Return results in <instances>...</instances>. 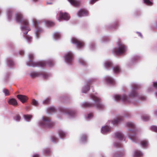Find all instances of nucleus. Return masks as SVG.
<instances>
[{
  "label": "nucleus",
  "instance_id": "1",
  "mask_svg": "<svg viewBox=\"0 0 157 157\" xmlns=\"http://www.w3.org/2000/svg\"><path fill=\"white\" fill-rule=\"evenodd\" d=\"M34 55L32 53H30L28 55L29 60L26 63L27 66L33 67H44L48 66L52 67L55 64L53 60L49 59L47 61H42L38 62H34L33 60Z\"/></svg>",
  "mask_w": 157,
  "mask_h": 157
},
{
  "label": "nucleus",
  "instance_id": "2",
  "mask_svg": "<svg viewBox=\"0 0 157 157\" xmlns=\"http://www.w3.org/2000/svg\"><path fill=\"white\" fill-rule=\"evenodd\" d=\"M90 97L92 101L82 103L81 104L82 107H94L99 109H102L104 108L105 106L102 104L101 98L96 95L91 94L90 95Z\"/></svg>",
  "mask_w": 157,
  "mask_h": 157
},
{
  "label": "nucleus",
  "instance_id": "3",
  "mask_svg": "<svg viewBox=\"0 0 157 157\" xmlns=\"http://www.w3.org/2000/svg\"><path fill=\"white\" fill-rule=\"evenodd\" d=\"M132 90L128 94L129 96L131 98H136L141 100L142 101H144L146 99V97L144 95H142L139 94L136 90L140 88V85L136 83H132L131 84Z\"/></svg>",
  "mask_w": 157,
  "mask_h": 157
},
{
  "label": "nucleus",
  "instance_id": "4",
  "mask_svg": "<svg viewBox=\"0 0 157 157\" xmlns=\"http://www.w3.org/2000/svg\"><path fill=\"white\" fill-rule=\"evenodd\" d=\"M117 47L114 48L112 52L113 54L118 56L122 55L127 51V47L123 44L121 40H119L117 42Z\"/></svg>",
  "mask_w": 157,
  "mask_h": 157
},
{
  "label": "nucleus",
  "instance_id": "5",
  "mask_svg": "<svg viewBox=\"0 0 157 157\" xmlns=\"http://www.w3.org/2000/svg\"><path fill=\"white\" fill-rule=\"evenodd\" d=\"M32 21L35 27L34 34L35 37L36 39H39L41 36V34L43 33V29L39 25L40 21L35 18L32 19Z\"/></svg>",
  "mask_w": 157,
  "mask_h": 157
},
{
  "label": "nucleus",
  "instance_id": "6",
  "mask_svg": "<svg viewBox=\"0 0 157 157\" xmlns=\"http://www.w3.org/2000/svg\"><path fill=\"white\" fill-rule=\"evenodd\" d=\"M24 24H26V25H23L21 28V30L23 34V37L25 39L26 41L29 44L30 43L32 40V37L29 35H27V34L29 31L31 29L29 26H28V23L27 22H25Z\"/></svg>",
  "mask_w": 157,
  "mask_h": 157
},
{
  "label": "nucleus",
  "instance_id": "7",
  "mask_svg": "<svg viewBox=\"0 0 157 157\" xmlns=\"http://www.w3.org/2000/svg\"><path fill=\"white\" fill-rule=\"evenodd\" d=\"M38 124L41 127L50 128L52 127L54 123L50 117L43 116L41 120L39 121Z\"/></svg>",
  "mask_w": 157,
  "mask_h": 157
},
{
  "label": "nucleus",
  "instance_id": "8",
  "mask_svg": "<svg viewBox=\"0 0 157 157\" xmlns=\"http://www.w3.org/2000/svg\"><path fill=\"white\" fill-rule=\"evenodd\" d=\"M126 126L131 129H128V136L129 137H134L136 136V124L132 121H128L126 124Z\"/></svg>",
  "mask_w": 157,
  "mask_h": 157
},
{
  "label": "nucleus",
  "instance_id": "9",
  "mask_svg": "<svg viewBox=\"0 0 157 157\" xmlns=\"http://www.w3.org/2000/svg\"><path fill=\"white\" fill-rule=\"evenodd\" d=\"M59 110L64 114L66 115L70 118L75 117L77 114L75 111L71 109L63 107H60Z\"/></svg>",
  "mask_w": 157,
  "mask_h": 157
},
{
  "label": "nucleus",
  "instance_id": "10",
  "mask_svg": "<svg viewBox=\"0 0 157 157\" xmlns=\"http://www.w3.org/2000/svg\"><path fill=\"white\" fill-rule=\"evenodd\" d=\"M104 66L106 69L109 70L113 68L114 73L117 74L119 73L121 71V68L119 66L117 65L113 67V63L110 60H107L104 63Z\"/></svg>",
  "mask_w": 157,
  "mask_h": 157
},
{
  "label": "nucleus",
  "instance_id": "11",
  "mask_svg": "<svg viewBox=\"0 0 157 157\" xmlns=\"http://www.w3.org/2000/svg\"><path fill=\"white\" fill-rule=\"evenodd\" d=\"M114 99L116 101H121L127 103H129L132 102L127 96L124 94L122 95L115 94L113 96Z\"/></svg>",
  "mask_w": 157,
  "mask_h": 157
},
{
  "label": "nucleus",
  "instance_id": "12",
  "mask_svg": "<svg viewBox=\"0 0 157 157\" xmlns=\"http://www.w3.org/2000/svg\"><path fill=\"white\" fill-rule=\"evenodd\" d=\"M15 19L16 21L20 24H21L22 25L20 27V29L21 27L23 25H26L25 22H27L28 23V26H29V23L28 21L25 19H24L23 18V16L22 14L21 13H17L15 14Z\"/></svg>",
  "mask_w": 157,
  "mask_h": 157
},
{
  "label": "nucleus",
  "instance_id": "13",
  "mask_svg": "<svg viewBox=\"0 0 157 157\" xmlns=\"http://www.w3.org/2000/svg\"><path fill=\"white\" fill-rule=\"evenodd\" d=\"M66 63L69 65H72L73 63L74 55L71 52L67 53L63 56Z\"/></svg>",
  "mask_w": 157,
  "mask_h": 157
},
{
  "label": "nucleus",
  "instance_id": "14",
  "mask_svg": "<svg viewBox=\"0 0 157 157\" xmlns=\"http://www.w3.org/2000/svg\"><path fill=\"white\" fill-rule=\"evenodd\" d=\"M71 41L72 43L74 44L78 48H82L85 45L83 41L75 37H72Z\"/></svg>",
  "mask_w": 157,
  "mask_h": 157
},
{
  "label": "nucleus",
  "instance_id": "15",
  "mask_svg": "<svg viewBox=\"0 0 157 157\" xmlns=\"http://www.w3.org/2000/svg\"><path fill=\"white\" fill-rule=\"evenodd\" d=\"M95 81L94 78L89 79L84 86L82 88V92L83 93H86L90 89V85Z\"/></svg>",
  "mask_w": 157,
  "mask_h": 157
},
{
  "label": "nucleus",
  "instance_id": "16",
  "mask_svg": "<svg viewBox=\"0 0 157 157\" xmlns=\"http://www.w3.org/2000/svg\"><path fill=\"white\" fill-rule=\"evenodd\" d=\"M124 117L123 116H120L114 119L111 122L110 121H108V122H111L114 125L116 126L120 123L123 121Z\"/></svg>",
  "mask_w": 157,
  "mask_h": 157
},
{
  "label": "nucleus",
  "instance_id": "17",
  "mask_svg": "<svg viewBox=\"0 0 157 157\" xmlns=\"http://www.w3.org/2000/svg\"><path fill=\"white\" fill-rule=\"evenodd\" d=\"M70 16L66 13H63L60 12L59 13L58 20L60 21L61 20L67 21L70 19Z\"/></svg>",
  "mask_w": 157,
  "mask_h": 157
},
{
  "label": "nucleus",
  "instance_id": "18",
  "mask_svg": "<svg viewBox=\"0 0 157 157\" xmlns=\"http://www.w3.org/2000/svg\"><path fill=\"white\" fill-rule=\"evenodd\" d=\"M112 128L108 125L102 127L101 129V132L103 134H107L111 132Z\"/></svg>",
  "mask_w": 157,
  "mask_h": 157
},
{
  "label": "nucleus",
  "instance_id": "19",
  "mask_svg": "<svg viewBox=\"0 0 157 157\" xmlns=\"http://www.w3.org/2000/svg\"><path fill=\"white\" fill-rule=\"evenodd\" d=\"M105 81L107 84L110 85H113L115 83V82L114 79L111 77L109 76H105L104 78Z\"/></svg>",
  "mask_w": 157,
  "mask_h": 157
},
{
  "label": "nucleus",
  "instance_id": "20",
  "mask_svg": "<svg viewBox=\"0 0 157 157\" xmlns=\"http://www.w3.org/2000/svg\"><path fill=\"white\" fill-rule=\"evenodd\" d=\"M125 155V153L123 151L113 152L112 157H123Z\"/></svg>",
  "mask_w": 157,
  "mask_h": 157
},
{
  "label": "nucleus",
  "instance_id": "21",
  "mask_svg": "<svg viewBox=\"0 0 157 157\" xmlns=\"http://www.w3.org/2000/svg\"><path fill=\"white\" fill-rule=\"evenodd\" d=\"M140 57L138 56H136L133 57L132 59L130 60L127 64V65L128 67H130L135 64L137 61L139 59Z\"/></svg>",
  "mask_w": 157,
  "mask_h": 157
},
{
  "label": "nucleus",
  "instance_id": "22",
  "mask_svg": "<svg viewBox=\"0 0 157 157\" xmlns=\"http://www.w3.org/2000/svg\"><path fill=\"white\" fill-rule=\"evenodd\" d=\"M77 14L78 17H80L87 16L88 14V13L86 10L81 9L78 11Z\"/></svg>",
  "mask_w": 157,
  "mask_h": 157
},
{
  "label": "nucleus",
  "instance_id": "23",
  "mask_svg": "<svg viewBox=\"0 0 157 157\" xmlns=\"http://www.w3.org/2000/svg\"><path fill=\"white\" fill-rule=\"evenodd\" d=\"M117 139L115 141L114 146L116 147H120L121 146V142L123 140H125L124 138H117Z\"/></svg>",
  "mask_w": 157,
  "mask_h": 157
},
{
  "label": "nucleus",
  "instance_id": "24",
  "mask_svg": "<svg viewBox=\"0 0 157 157\" xmlns=\"http://www.w3.org/2000/svg\"><path fill=\"white\" fill-rule=\"evenodd\" d=\"M7 19L9 21L11 20L13 17V11L10 9H8L6 11Z\"/></svg>",
  "mask_w": 157,
  "mask_h": 157
},
{
  "label": "nucleus",
  "instance_id": "25",
  "mask_svg": "<svg viewBox=\"0 0 157 157\" xmlns=\"http://www.w3.org/2000/svg\"><path fill=\"white\" fill-rule=\"evenodd\" d=\"M29 75L32 78H34L39 77L41 75V72L39 71H31L29 74Z\"/></svg>",
  "mask_w": 157,
  "mask_h": 157
},
{
  "label": "nucleus",
  "instance_id": "26",
  "mask_svg": "<svg viewBox=\"0 0 157 157\" xmlns=\"http://www.w3.org/2000/svg\"><path fill=\"white\" fill-rule=\"evenodd\" d=\"M71 4L74 6L77 7L80 6V0H67Z\"/></svg>",
  "mask_w": 157,
  "mask_h": 157
},
{
  "label": "nucleus",
  "instance_id": "27",
  "mask_svg": "<svg viewBox=\"0 0 157 157\" xmlns=\"http://www.w3.org/2000/svg\"><path fill=\"white\" fill-rule=\"evenodd\" d=\"M6 63L10 68H12L14 65V63L12 59L8 58L6 59Z\"/></svg>",
  "mask_w": 157,
  "mask_h": 157
},
{
  "label": "nucleus",
  "instance_id": "28",
  "mask_svg": "<svg viewBox=\"0 0 157 157\" xmlns=\"http://www.w3.org/2000/svg\"><path fill=\"white\" fill-rule=\"evenodd\" d=\"M17 97L23 103L26 102L28 99L26 96L21 94L17 95Z\"/></svg>",
  "mask_w": 157,
  "mask_h": 157
},
{
  "label": "nucleus",
  "instance_id": "29",
  "mask_svg": "<svg viewBox=\"0 0 157 157\" xmlns=\"http://www.w3.org/2000/svg\"><path fill=\"white\" fill-rule=\"evenodd\" d=\"M118 23L117 21L114 22L111 24L108 25L107 28L110 29H115L118 26Z\"/></svg>",
  "mask_w": 157,
  "mask_h": 157
},
{
  "label": "nucleus",
  "instance_id": "30",
  "mask_svg": "<svg viewBox=\"0 0 157 157\" xmlns=\"http://www.w3.org/2000/svg\"><path fill=\"white\" fill-rule=\"evenodd\" d=\"M153 87H149L147 89V91L148 92H153L154 91V88L157 89V82H153L152 84Z\"/></svg>",
  "mask_w": 157,
  "mask_h": 157
},
{
  "label": "nucleus",
  "instance_id": "31",
  "mask_svg": "<svg viewBox=\"0 0 157 157\" xmlns=\"http://www.w3.org/2000/svg\"><path fill=\"white\" fill-rule=\"evenodd\" d=\"M133 155L135 157H142L143 156V153L140 151L136 150L134 152Z\"/></svg>",
  "mask_w": 157,
  "mask_h": 157
},
{
  "label": "nucleus",
  "instance_id": "32",
  "mask_svg": "<svg viewBox=\"0 0 157 157\" xmlns=\"http://www.w3.org/2000/svg\"><path fill=\"white\" fill-rule=\"evenodd\" d=\"M58 133L59 136L61 137H64L67 136L68 133L62 130H59Z\"/></svg>",
  "mask_w": 157,
  "mask_h": 157
},
{
  "label": "nucleus",
  "instance_id": "33",
  "mask_svg": "<svg viewBox=\"0 0 157 157\" xmlns=\"http://www.w3.org/2000/svg\"><path fill=\"white\" fill-rule=\"evenodd\" d=\"M56 111V109L54 106L49 107L47 109V113L48 114H52L54 113Z\"/></svg>",
  "mask_w": 157,
  "mask_h": 157
},
{
  "label": "nucleus",
  "instance_id": "34",
  "mask_svg": "<svg viewBox=\"0 0 157 157\" xmlns=\"http://www.w3.org/2000/svg\"><path fill=\"white\" fill-rule=\"evenodd\" d=\"M53 37L54 40H59L60 38L61 34L59 32H55L53 34Z\"/></svg>",
  "mask_w": 157,
  "mask_h": 157
},
{
  "label": "nucleus",
  "instance_id": "35",
  "mask_svg": "<svg viewBox=\"0 0 157 157\" xmlns=\"http://www.w3.org/2000/svg\"><path fill=\"white\" fill-rule=\"evenodd\" d=\"M142 147L144 148H147L149 144L148 142L146 140L141 141L140 142Z\"/></svg>",
  "mask_w": 157,
  "mask_h": 157
},
{
  "label": "nucleus",
  "instance_id": "36",
  "mask_svg": "<svg viewBox=\"0 0 157 157\" xmlns=\"http://www.w3.org/2000/svg\"><path fill=\"white\" fill-rule=\"evenodd\" d=\"M115 137H123L124 135L122 132L117 131L114 133Z\"/></svg>",
  "mask_w": 157,
  "mask_h": 157
},
{
  "label": "nucleus",
  "instance_id": "37",
  "mask_svg": "<svg viewBox=\"0 0 157 157\" xmlns=\"http://www.w3.org/2000/svg\"><path fill=\"white\" fill-rule=\"evenodd\" d=\"M9 104L12 105L14 106L17 105V103L16 100L13 98H11L8 101Z\"/></svg>",
  "mask_w": 157,
  "mask_h": 157
},
{
  "label": "nucleus",
  "instance_id": "38",
  "mask_svg": "<svg viewBox=\"0 0 157 157\" xmlns=\"http://www.w3.org/2000/svg\"><path fill=\"white\" fill-rule=\"evenodd\" d=\"M43 153L46 155H49L51 153V150L49 148H45L43 150Z\"/></svg>",
  "mask_w": 157,
  "mask_h": 157
},
{
  "label": "nucleus",
  "instance_id": "39",
  "mask_svg": "<svg viewBox=\"0 0 157 157\" xmlns=\"http://www.w3.org/2000/svg\"><path fill=\"white\" fill-rule=\"evenodd\" d=\"M42 75L44 78L47 79L50 77L51 75V74L47 72H41V75Z\"/></svg>",
  "mask_w": 157,
  "mask_h": 157
},
{
  "label": "nucleus",
  "instance_id": "40",
  "mask_svg": "<svg viewBox=\"0 0 157 157\" xmlns=\"http://www.w3.org/2000/svg\"><path fill=\"white\" fill-rule=\"evenodd\" d=\"M24 117L25 120L28 122L30 121L32 118V115H25Z\"/></svg>",
  "mask_w": 157,
  "mask_h": 157
},
{
  "label": "nucleus",
  "instance_id": "41",
  "mask_svg": "<svg viewBox=\"0 0 157 157\" xmlns=\"http://www.w3.org/2000/svg\"><path fill=\"white\" fill-rule=\"evenodd\" d=\"M78 61L80 64L82 65H86V61L82 58H79Z\"/></svg>",
  "mask_w": 157,
  "mask_h": 157
},
{
  "label": "nucleus",
  "instance_id": "42",
  "mask_svg": "<svg viewBox=\"0 0 157 157\" xmlns=\"http://www.w3.org/2000/svg\"><path fill=\"white\" fill-rule=\"evenodd\" d=\"M89 48L90 50H93L96 48V46L94 43L92 42L89 44Z\"/></svg>",
  "mask_w": 157,
  "mask_h": 157
},
{
  "label": "nucleus",
  "instance_id": "43",
  "mask_svg": "<svg viewBox=\"0 0 157 157\" xmlns=\"http://www.w3.org/2000/svg\"><path fill=\"white\" fill-rule=\"evenodd\" d=\"M144 3L146 5L151 6L153 5V2L150 0H144Z\"/></svg>",
  "mask_w": 157,
  "mask_h": 157
},
{
  "label": "nucleus",
  "instance_id": "44",
  "mask_svg": "<svg viewBox=\"0 0 157 157\" xmlns=\"http://www.w3.org/2000/svg\"><path fill=\"white\" fill-rule=\"evenodd\" d=\"M142 119L143 121H147L150 119V117L148 115H146L143 116Z\"/></svg>",
  "mask_w": 157,
  "mask_h": 157
},
{
  "label": "nucleus",
  "instance_id": "45",
  "mask_svg": "<svg viewBox=\"0 0 157 157\" xmlns=\"http://www.w3.org/2000/svg\"><path fill=\"white\" fill-rule=\"evenodd\" d=\"M46 25L48 27H52L54 25V23L52 21H47L46 22Z\"/></svg>",
  "mask_w": 157,
  "mask_h": 157
},
{
  "label": "nucleus",
  "instance_id": "46",
  "mask_svg": "<svg viewBox=\"0 0 157 157\" xmlns=\"http://www.w3.org/2000/svg\"><path fill=\"white\" fill-rule=\"evenodd\" d=\"M150 128L152 131L157 132V126L155 125L151 126Z\"/></svg>",
  "mask_w": 157,
  "mask_h": 157
},
{
  "label": "nucleus",
  "instance_id": "47",
  "mask_svg": "<svg viewBox=\"0 0 157 157\" xmlns=\"http://www.w3.org/2000/svg\"><path fill=\"white\" fill-rule=\"evenodd\" d=\"M93 117V113H90L88 114L85 117V118L87 120H89L91 119Z\"/></svg>",
  "mask_w": 157,
  "mask_h": 157
},
{
  "label": "nucleus",
  "instance_id": "48",
  "mask_svg": "<svg viewBox=\"0 0 157 157\" xmlns=\"http://www.w3.org/2000/svg\"><path fill=\"white\" fill-rule=\"evenodd\" d=\"M32 104L33 105L35 106H37L39 104L38 101L34 99H32Z\"/></svg>",
  "mask_w": 157,
  "mask_h": 157
},
{
  "label": "nucleus",
  "instance_id": "49",
  "mask_svg": "<svg viewBox=\"0 0 157 157\" xmlns=\"http://www.w3.org/2000/svg\"><path fill=\"white\" fill-rule=\"evenodd\" d=\"M79 140L81 143L84 144L87 142V138H80Z\"/></svg>",
  "mask_w": 157,
  "mask_h": 157
},
{
  "label": "nucleus",
  "instance_id": "50",
  "mask_svg": "<svg viewBox=\"0 0 157 157\" xmlns=\"http://www.w3.org/2000/svg\"><path fill=\"white\" fill-rule=\"evenodd\" d=\"M50 101L49 98H47L43 101V103L44 104H48Z\"/></svg>",
  "mask_w": 157,
  "mask_h": 157
},
{
  "label": "nucleus",
  "instance_id": "51",
  "mask_svg": "<svg viewBox=\"0 0 157 157\" xmlns=\"http://www.w3.org/2000/svg\"><path fill=\"white\" fill-rule=\"evenodd\" d=\"M21 117L19 115H17L14 118V119L17 121H19L21 120Z\"/></svg>",
  "mask_w": 157,
  "mask_h": 157
},
{
  "label": "nucleus",
  "instance_id": "52",
  "mask_svg": "<svg viewBox=\"0 0 157 157\" xmlns=\"http://www.w3.org/2000/svg\"><path fill=\"white\" fill-rule=\"evenodd\" d=\"M50 140L53 143H56L59 141L58 138H51Z\"/></svg>",
  "mask_w": 157,
  "mask_h": 157
},
{
  "label": "nucleus",
  "instance_id": "53",
  "mask_svg": "<svg viewBox=\"0 0 157 157\" xmlns=\"http://www.w3.org/2000/svg\"><path fill=\"white\" fill-rule=\"evenodd\" d=\"M3 92L5 94V96H8L9 95V92L8 90L4 89L3 90Z\"/></svg>",
  "mask_w": 157,
  "mask_h": 157
},
{
  "label": "nucleus",
  "instance_id": "54",
  "mask_svg": "<svg viewBox=\"0 0 157 157\" xmlns=\"http://www.w3.org/2000/svg\"><path fill=\"white\" fill-rule=\"evenodd\" d=\"M132 142L134 143L137 142V138H129Z\"/></svg>",
  "mask_w": 157,
  "mask_h": 157
},
{
  "label": "nucleus",
  "instance_id": "55",
  "mask_svg": "<svg viewBox=\"0 0 157 157\" xmlns=\"http://www.w3.org/2000/svg\"><path fill=\"white\" fill-rule=\"evenodd\" d=\"M98 0H90V4H93Z\"/></svg>",
  "mask_w": 157,
  "mask_h": 157
},
{
  "label": "nucleus",
  "instance_id": "56",
  "mask_svg": "<svg viewBox=\"0 0 157 157\" xmlns=\"http://www.w3.org/2000/svg\"><path fill=\"white\" fill-rule=\"evenodd\" d=\"M19 54L21 55H23L24 54V51L23 50H20L19 52Z\"/></svg>",
  "mask_w": 157,
  "mask_h": 157
},
{
  "label": "nucleus",
  "instance_id": "57",
  "mask_svg": "<svg viewBox=\"0 0 157 157\" xmlns=\"http://www.w3.org/2000/svg\"><path fill=\"white\" fill-rule=\"evenodd\" d=\"M33 157H40V155L38 154H35L33 155Z\"/></svg>",
  "mask_w": 157,
  "mask_h": 157
},
{
  "label": "nucleus",
  "instance_id": "58",
  "mask_svg": "<svg viewBox=\"0 0 157 157\" xmlns=\"http://www.w3.org/2000/svg\"><path fill=\"white\" fill-rule=\"evenodd\" d=\"M136 33L138 34L139 36H140L142 38L143 37L142 35L140 33L137 32Z\"/></svg>",
  "mask_w": 157,
  "mask_h": 157
},
{
  "label": "nucleus",
  "instance_id": "59",
  "mask_svg": "<svg viewBox=\"0 0 157 157\" xmlns=\"http://www.w3.org/2000/svg\"><path fill=\"white\" fill-rule=\"evenodd\" d=\"M103 39L104 40H103V41H107V38L106 37H104L103 38Z\"/></svg>",
  "mask_w": 157,
  "mask_h": 157
},
{
  "label": "nucleus",
  "instance_id": "60",
  "mask_svg": "<svg viewBox=\"0 0 157 157\" xmlns=\"http://www.w3.org/2000/svg\"><path fill=\"white\" fill-rule=\"evenodd\" d=\"M155 115L157 116V110L155 111Z\"/></svg>",
  "mask_w": 157,
  "mask_h": 157
},
{
  "label": "nucleus",
  "instance_id": "61",
  "mask_svg": "<svg viewBox=\"0 0 157 157\" xmlns=\"http://www.w3.org/2000/svg\"><path fill=\"white\" fill-rule=\"evenodd\" d=\"M47 3V4H52V3H51V2L48 3V2Z\"/></svg>",
  "mask_w": 157,
  "mask_h": 157
},
{
  "label": "nucleus",
  "instance_id": "62",
  "mask_svg": "<svg viewBox=\"0 0 157 157\" xmlns=\"http://www.w3.org/2000/svg\"><path fill=\"white\" fill-rule=\"evenodd\" d=\"M87 136L86 135H85V136H84L83 137H86Z\"/></svg>",
  "mask_w": 157,
  "mask_h": 157
},
{
  "label": "nucleus",
  "instance_id": "63",
  "mask_svg": "<svg viewBox=\"0 0 157 157\" xmlns=\"http://www.w3.org/2000/svg\"><path fill=\"white\" fill-rule=\"evenodd\" d=\"M1 12H2V10H1V9L0 8V14H1Z\"/></svg>",
  "mask_w": 157,
  "mask_h": 157
},
{
  "label": "nucleus",
  "instance_id": "64",
  "mask_svg": "<svg viewBox=\"0 0 157 157\" xmlns=\"http://www.w3.org/2000/svg\"><path fill=\"white\" fill-rule=\"evenodd\" d=\"M155 95L157 97V92L155 93Z\"/></svg>",
  "mask_w": 157,
  "mask_h": 157
}]
</instances>
